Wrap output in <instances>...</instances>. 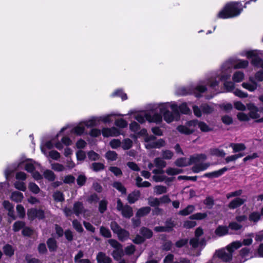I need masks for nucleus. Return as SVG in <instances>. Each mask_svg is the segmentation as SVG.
<instances>
[{"mask_svg": "<svg viewBox=\"0 0 263 263\" xmlns=\"http://www.w3.org/2000/svg\"><path fill=\"white\" fill-rule=\"evenodd\" d=\"M14 185L16 189L20 191L24 192L26 190V186L23 182L17 181L14 183Z\"/></svg>", "mask_w": 263, "mask_h": 263, "instance_id": "nucleus-51", "label": "nucleus"}, {"mask_svg": "<svg viewBox=\"0 0 263 263\" xmlns=\"http://www.w3.org/2000/svg\"><path fill=\"white\" fill-rule=\"evenodd\" d=\"M102 133L104 137H117L121 134L120 130L116 127L103 128Z\"/></svg>", "mask_w": 263, "mask_h": 263, "instance_id": "nucleus-11", "label": "nucleus"}, {"mask_svg": "<svg viewBox=\"0 0 263 263\" xmlns=\"http://www.w3.org/2000/svg\"><path fill=\"white\" fill-rule=\"evenodd\" d=\"M23 198V194L18 191L13 192L11 196V199L16 202H21Z\"/></svg>", "mask_w": 263, "mask_h": 263, "instance_id": "nucleus-27", "label": "nucleus"}, {"mask_svg": "<svg viewBox=\"0 0 263 263\" xmlns=\"http://www.w3.org/2000/svg\"><path fill=\"white\" fill-rule=\"evenodd\" d=\"M237 118L241 121H248L250 117L248 115L244 112H239L237 115Z\"/></svg>", "mask_w": 263, "mask_h": 263, "instance_id": "nucleus-59", "label": "nucleus"}, {"mask_svg": "<svg viewBox=\"0 0 263 263\" xmlns=\"http://www.w3.org/2000/svg\"><path fill=\"white\" fill-rule=\"evenodd\" d=\"M230 146L233 149L234 153H237L246 149V147L243 143H231Z\"/></svg>", "mask_w": 263, "mask_h": 263, "instance_id": "nucleus-24", "label": "nucleus"}, {"mask_svg": "<svg viewBox=\"0 0 263 263\" xmlns=\"http://www.w3.org/2000/svg\"><path fill=\"white\" fill-rule=\"evenodd\" d=\"M53 198L57 202H62L64 200L63 194L60 191H56L53 194Z\"/></svg>", "mask_w": 263, "mask_h": 263, "instance_id": "nucleus-42", "label": "nucleus"}, {"mask_svg": "<svg viewBox=\"0 0 263 263\" xmlns=\"http://www.w3.org/2000/svg\"><path fill=\"white\" fill-rule=\"evenodd\" d=\"M243 56H246L248 59H251L252 65L257 68H262L263 66V60L259 56L263 55V51L254 50L243 51Z\"/></svg>", "mask_w": 263, "mask_h": 263, "instance_id": "nucleus-7", "label": "nucleus"}, {"mask_svg": "<svg viewBox=\"0 0 263 263\" xmlns=\"http://www.w3.org/2000/svg\"><path fill=\"white\" fill-rule=\"evenodd\" d=\"M108 202L106 200H102L99 203V211L101 213H103L107 209Z\"/></svg>", "mask_w": 263, "mask_h": 263, "instance_id": "nucleus-45", "label": "nucleus"}, {"mask_svg": "<svg viewBox=\"0 0 263 263\" xmlns=\"http://www.w3.org/2000/svg\"><path fill=\"white\" fill-rule=\"evenodd\" d=\"M195 210V206L192 205H189L185 209L179 211V214L182 216H186L193 213Z\"/></svg>", "mask_w": 263, "mask_h": 263, "instance_id": "nucleus-29", "label": "nucleus"}, {"mask_svg": "<svg viewBox=\"0 0 263 263\" xmlns=\"http://www.w3.org/2000/svg\"><path fill=\"white\" fill-rule=\"evenodd\" d=\"M85 127V126L83 123L82 122H80L78 125L72 128L71 133L80 136L84 133Z\"/></svg>", "mask_w": 263, "mask_h": 263, "instance_id": "nucleus-20", "label": "nucleus"}, {"mask_svg": "<svg viewBox=\"0 0 263 263\" xmlns=\"http://www.w3.org/2000/svg\"><path fill=\"white\" fill-rule=\"evenodd\" d=\"M242 86L248 90L250 91H254L257 89V83H254V84H250L249 83H243L242 84Z\"/></svg>", "mask_w": 263, "mask_h": 263, "instance_id": "nucleus-36", "label": "nucleus"}, {"mask_svg": "<svg viewBox=\"0 0 263 263\" xmlns=\"http://www.w3.org/2000/svg\"><path fill=\"white\" fill-rule=\"evenodd\" d=\"M135 119L140 123H143L145 120L149 122L159 123L162 121V116L159 113L152 114L151 112H145L137 114Z\"/></svg>", "mask_w": 263, "mask_h": 263, "instance_id": "nucleus-8", "label": "nucleus"}, {"mask_svg": "<svg viewBox=\"0 0 263 263\" xmlns=\"http://www.w3.org/2000/svg\"><path fill=\"white\" fill-rule=\"evenodd\" d=\"M73 211L76 216H79L80 214L84 213L86 210L84 209L83 203L77 201L73 204Z\"/></svg>", "mask_w": 263, "mask_h": 263, "instance_id": "nucleus-15", "label": "nucleus"}, {"mask_svg": "<svg viewBox=\"0 0 263 263\" xmlns=\"http://www.w3.org/2000/svg\"><path fill=\"white\" fill-rule=\"evenodd\" d=\"M201 108L202 112L205 114H210L213 111V108L206 104L202 105Z\"/></svg>", "mask_w": 263, "mask_h": 263, "instance_id": "nucleus-64", "label": "nucleus"}, {"mask_svg": "<svg viewBox=\"0 0 263 263\" xmlns=\"http://www.w3.org/2000/svg\"><path fill=\"white\" fill-rule=\"evenodd\" d=\"M167 192V189L165 186L163 185H156L154 187V192L157 195H160L165 193Z\"/></svg>", "mask_w": 263, "mask_h": 263, "instance_id": "nucleus-44", "label": "nucleus"}, {"mask_svg": "<svg viewBox=\"0 0 263 263\" xmlns=\"http://www.w3.org/2000/svg\"><path fill=\"white\" fill-rule=\"evenodd\" d=\"M211 79V77L207 79L205 82H201L195 86H190L186 87H181L178 90L177 93L182 96L193 94L197 98L201 97V93L206 90L205 85L209 84L210 86L209 80Z\"/></svg>", "mask_w": 263, "mask_h": 263, "instance_id": "nucleus-4", "label": "nucleus"}, {"mask_svg": "<svg viewBox=\"0 0 263 263\" xmlns=\"http://www.w3.org/2000/svg\"><path fill=\"white\" fill-rule=\"evenodd\" d=\"M121 145L123 149L125 150L129 149L133 145V141L128 138L125 139L121 142Z\"/></svg>", "mask_w": 263, "mask_h": 263, "instance_id": "nucleus-35", "label": "nucleus"}, {"mask_svg": "<svg viewBox=\"0 0 263 263\" xmlns=\"http://www.w3.org/2000/svg\"><path fill=\"white\" fill-rule=\"evenodd\" d=\"M162 157L163 159L169 160L173 156V153L171 151L165 150L162 152Z\"/></svg>", "mask_w": 263, "mask_h": 263, "instance_id": "nucleus-52", "label": "nucleus"}, {"mask_svg": "<svg viewBox=\"0 0 263 263\" xmlns=\"http://www.w3.org/2000/svg\"><path fill=\"white\" fill-rule=\"evenodd\" d=\"M104 165L101 163L94 162L92 163L90 168L95 172L100 171L104 169Z\"/></svg>", "mask_w": 263, "mask_h": 263, "instance_id": "nucleus-39", "label": "nucleus"}, {"mask_svg": "<svg viewBox=\"0 0 263 263\" xmlns=\"http://www.w3.org/2000/svg\"><path fill=\"white\" fill-rule=\"evenodd\" d=\"M228 170V168L227 167H224L218 171L205 173L204 174L203 176L209 178H217L222 175L225 172Z\"/></svg>", "mask_w": 263, "mask_h": 263, "instance_id": "nucleus-16", "label": "nucleus"}, {"mask_svg": "<svg viewBox=\"0 0 263 263\" xmlns=\"http://www.w3.org/2000/svg\"><path fill=\"white\" fill-rule=\"evenodd\" d=\"M151 210V208L148 206L141 208L137 211L136 216L139 217H143L148 214Z\"/></svg>", "mask_w": 263, "mask_h": 263, "instance_id": "nucleus-28", "label": "nucleus"}, {"mask_svg": "<svg viewBox=\"0 0 263 263\" xmlns=\"http://www.w3.org/2000/svg\"><path fill=\"white\" fill-rule=\"evenodd\" d=\"M110 228L114 233L117 235L120 240L124 241L128 239L129 236V232L122 229L116 222H111L110 223Z\"/></svg>", "mask_w": 263, "mask_h": 263, "instance_id": "nucleus-10", "label": "nucleus"}, {"mask_svg": "<svg viewBox=\"0 0 263 263\" xmlns=\"http://www.w3.org/2000/svg\"><path fill=\"white\" fill-rule=\"evenodd\" d=\"M73 227L78 232H82L83 231V229L80 222L77 220H74L72 221Z\"/></svg>", "mask_w": 263, "mask_h": 263, "instance_id": "nucleus-61", "label": "nucleus"}, {"mask_svg": "<svg viewBox=\"0 0 263 263\" xmlns=\"http://www.w3.org/2000/svg\"><path fill=\"white\" fill-rule=\"evenodd\" d=\"M51 168L55 171L62 172L65 170V167L62 164L54 163L51 164Z\"/></svg>", "mask_w": 263, "mask_h": 263, "instance_id": "nucleus-57", "label": "nucleus"}, {"mask_svg": "<svg viewBox=\"0 0 263 263\" xmlns=\"http://www.w3.org/2000/svg\"><path fill=\"white\" fill-rule=\"evenodd\" d=\"M154 109H159L160 114L168 123H171L179 117L177 104L174 102L160 103L153 105Z\"/></svg>", "mask_w": 263, "mask_h": 263, "instance_id": "nucleus-2", "label": "nucleus"}, {"mask_svg": "<svg viewBox=\"0 0 263 263\" xmlns=\"http://www.w3.org/2000/svg\"><path fill=\"white\" fill-rule=\"evenodd\" d=\"M4 253L9 256H11L14 254V250L12 247L9 245H7L3 248Z\"/></svg>", "mask_w": 263, "mask_h": 263, "instance_id": "nucleus-46", "label": "nucleus"}, {"mask_svg": "<svg viewBox=\"0 0 263 263\" xmlns=\"http://www.w3.org/2000/svg\"><path fill=\"white\" fill-rule=\"evenodd\" d=\"M178 109L183 114H188L191 112V110L186 103H183L180 104L179 106L178 107Z\"/></svg>", "mask_w": 263, "mask_h": 263, "instance_id": "nucleus-40", "label": "nucleus"}, {"mask_svg": "<svg viewBox=\"0 0 263 263\" xmlns=\"http://www.w3.org/2000/svg\"><path fill=\"white\" fill-rule=\"evenodd\" d=\"M112 97H120L123 100H126L127 97L126 93H124L121 89H118L115 91L112 94Z\"/></svg>", "mask_w": 263, "mask_h": 263, "instance_id": "nucleus-43", "label": "nucleus"}, {"mask_svg": "<svg viewBox=\"0 0 263 263\" xmlns=\"http://www.w3.org/2000/svg\"><path fill=\"white\" fill-rule=\"evenodd\" d=\"M207 216L206 213H197L190 216L191 219L201 220L205 218Z\"/></svg>", "mask_w": 263, "mask_h": 263, "instance_id": "nucleus-56", "label": "nucleus"}, {"mask_svg": "<svg viewBox=\"0 0 263 263\" xmlns=\"http://www.w3.org/2000/svg\"><path fill=\"white\" fill-rule=\"evenodd\" d=\"M124 254L122 247L115 249L112 253V255L114 258L117 260H120Z\"/></svg>", "mask_w": 263, "mask_h": 263, "instance_id": "nucleus-30", "label": "nucleus"}, {"mask_svg": "<svg viewBox=\"0 0 263 263\" xmlns=\"http://www.w3.org/2000/svg\"><path fill=\"white\" fill-rule=\"evenodd\" d=\"M43 175L44 177L49 181H53L55 179V175L54 173L50 170H46L44 172Z\"/></svg>", "mask_w": 263, "mask_h": 263, "instance_id": "nucleus-38", "label": "nucleus"}, {"mask_svg": "<svg viewBox=\"0 0 263 263\" xmlns=\"http://www.w3.org/2000/svg\"><path fill=\"white\" fill-rule=\"evenodd\" d=\"M106 158L109 161H115L117 158V154L115 151H109L105 154Z\"/></svg>", "mask_w": 263, "mask_h": 263, "instance_id": "nucleus-41", "label": "nucleus"}, {"mask_svg": "<svg viewBox=\"0 0 263 263\" xmlns=\"http://www.w3.org/2000/svg\"><path fill=\"white\" fill-rule=\"evenodd\" d=\"M242 11V5L238 2H231L226 5L217 14L219 18L226 19L238 16Z\"/></svg>", "mask_w": 263, "mask_h": 263, "instance_id": "nucleus-3", "label": "nucleus"}, {"mask_svg": "<svg viewBox=\"0 0 263 263\" xmlns=\"http://www.w3.org/2000/svg\"><path fill=\"white\" fill-rule=\"evenodd\" d=\"M116 116H123V115H120V114L117 115L115 114H108V115H106L105 116H100V117H98L99 123L100 122V121H102L103 122H104L105 123H110L111 122V120L110 119V118L111 117Z\"/></svg>", "mask_w": 263, "mask_h": 263, "instance_id": "nucleus-25", "label": "nucleus"}, {"mask_svg": "<svg viewBox=\"0 0 263 263\" xmlns=\"http://www.w3.org/2000/svg\"><path fill=\"white\" fill-rule=\"evenodd\" d=\"M166 173L168 175H175L181 172V170L177 168L169 167L166 170Z\"/></svg>", "mask_w": 263, "mask_h": 263, "instance_id": "nucleus-60", "label": "nucleus"}, {"mask_svg": "<svg viewBox=\"0 0 263 263\" xmlns=\"http://www.w3.org/2000/svg\"><path fill=\"white\" fill-rule=\"evenodd\" d=\"M140 233L144 238H150L153 235L152 231L145 227H142L140 229Z\"/></svg>", "mask_w": 263, "mask_h": 263, "instance_id": "nucleus-32", "label": "nucleus"}, {"mask_svg": "<svg viewBox=\"0 0 263 263\" xmlns=\"http://www.w3.org/2000/svg\"><path fill=\"white\" fill-rule=\"evenodd\" d=\"M163 158L159 157L156 158L154 160V163L156 167L160 168H163L166 166V163Z\"/></svg>", "mask_w": 263, "mask_h": 263, "instance_id": "nucleus-31", "label": "nucleus"}, {"mask_svg": "<svg viewBox=\"0 0 263 263\" xmlns=\"http://www.w3.org/2000/svg\"><path fill=\"white\" fill-rule=\"evenodd\" d=\"M96 259L98 263H111V258L102 252L98 253Z\"/></svg>", "mask_w": 263, "mask_h": 263, "instance_id": "nucleus-18", "label": "nucleus"}, {"mask_svg": "<svg viewBox=\"0 0 263 263\" xmlns=\"http://www.w3.org/2000/svg\"><path fill=\"white\" fill-rule=\"evenodd\" d=\"M85 127L88 128L99 125V122L98 117H92L90 119L82 122Z\"/></svg>", "mask_w": 263, "mask_h": 263, "instance_id": "nucleus-17", "label": "nucleus"}, {"mask_svg": "<svg viewBox=\"0 0 263 263\" xmlns=\"http://www.w3.org/2000/svg\"><path fill=\"white\" fill-rule=\"evenodd\" d=\"M242 226L236 222H230L229 224L228 229L230 228L232 230L237 231L241 229Z\"/></svg>", "mask_w": 263, "mask_h": 263, "instance_id": "nucleus-63", "label": "nucleus"}, {"mask_svg": "<svg viewBox=\"0 0 263 263\" xmlns=\"http://www.w3.org/2000/svg\"><path fill=\"white\" fill-rule=\"evenodd\" d=\"M123 217L129 218L133 215L132 208L128 205H124V208L121 211Z\"/></svg>", "mask_w": 263, "mask_h": 263, "instance_id": "nucleus-23", "label": "nucleus"}, {"mask_svg": "<svg viewBox=\"0 0 263 263\" xmlns=\"http://www.w3.org/2000/svg\"><path fill=\"white\" fill-rule=\"evenodd\" d=\"M246 201V199L237 197L232 200L228 205L230 209L234 210L242 205Z\"/></svg>", "mask_w": 263, "mask_h": 263, "instance_id": "nucleus-12", "label": "nucleus"}, {"mask_svg": "<svg viewBox=\"0 0 263 263\" xmlns=\"http://www.w3.org/2000/svg\"><path fill=\"white\" fill-rule=\"evenodd\" d=\"M25 226V223L23 221H17L15 222L13 226V230L15 232H17L22 228H23Z\"/></svg>", "mask_w": 263, "mask_h": 263, "instance_id": "nucleus-53", "label": "nucleus"}, {"mask_svg": "<svg viewBox=\"0 0 263 263\" xmlns=\"http://www.w3.org/2000/svg\"><path fill=\"white\" fill-rule=\"evenodd\" d=\"M115 124L120 128H125L127 126V122L123 119L116 120Z\"/></svg>", "mask_w": 263, "mask_h": 263, "instance_id": "nucleus-48", "label": "nucleus"}, {"mask_svg": "<svg viewBox=\"0 0 263 263\" xmlns=\"http://www.w3.org/2000/svg\"><path fill=\"white\" fill-rule=\"evenodd\" d=\"M112 186L122 194H126V190L123 185L120 182H115L113 183Z\"/></svg>", "mask_w": 263, "mask_h": 263, "instance_id": "nucleus-37", "label": "nucleus"}, {"mask_svg": "<svg viewBox=\"0 0 263 263\" xmlns=\"http://www.w3.org/2000/svg\"><path fill=\"white\" fill-rule=\"evenodd\" d=\"M109 144L112 148L116 149L121 146V142L119 139H112L110 141Z\"/></svg>", "mask_w": 263, "mask_h": 263, "instance_id": "nucleus-62", "label": "nucleus"}, {"mask_svg": "<svg viewBox=\"0 0 263 263\" xmlns=\"http://www.w3.org/2000/svg\"><path fill=\"white\" fill-rule=\"evenodd\" d=\"M242 246V243L239 241H236L229 245L226 249L218 251L216 253L217 256L224 261L231 260L233 252Z\"/></svg>", "mask_w": 263, "mask_h": 263, "instance_id": "nucleus-6", "label": "nucleus"}, {"mask_svg": "<svg viewBox=\"0 0 263 263\" xmlns=\"http://www.w3.org/2000/svg\"><path fill=\"white\" fill-rule=\"evenodd\" d=\"M108 243L115 249H117L122 247L121 244L118 242L116 240L110 239L108 240Z\"/></svg>", "mask_w": 263, "mask_h": 263, "instance_id": "nucleus-54", "label": "nucleus"}, {"mask_svg": "<svg viewBox=\"0 0 263 263\" xmlns=\"http://www.w3.org/2000/svg\"><path fill=\"white\" fill-rule=\"evenodd\" d=\"M249 64V62L245 60H238L235 65L232 60L226 61L221 65L218 70L212 73L211 79L209 80L210 87L214 88L218 85L219 81L228 80L230 78L233 68H246L248 66Z\"/></svg>", "mask_w": 263, "mask_h": 263, "instance_id": "nucleus-1", "label": "nucleus"}, {"mask_svg": "<svg viewBox=\"0 0 263 263\" xmlns=\"http://www.w3.org/2000/svg\"><path fill=\"white\" fill-rule=\"evenodd\" d=\"M48 247L50 251H54L57 248V241L53 238H49L47 242Z\"/></svg>", "mask_w": 263, "mask_h": 263, "instance_id": "nucleus-34", "label": "nucleus"}, {"mask_svg": "<svg viewBox=\"0 0 263 263\" xmlns=\"http://www.w3.org/2000/svg\"><path fill=\"white\" fill-rule=\"evenodd\" d=\"M165 145V142L164 140L160 139L156 141H153L152 142L145 144V147L147 149H151L153 148H159L161 147L164 146Z\"/></svg>", "mask_w": 263, "mask_h": 263, "instance_id": "nucleus-14", "label": "nucleus"}, {"mask_svg": "<svg viewBox=\"0 0 263 263\" xmlns=\"http://www.w3.org/2000/svg\"><path fill=\"white\" fill-rule=\"evenodd\" d=\"M228 232V227L223 226H219L215 230V234L218 237H221L227 234Z\"/></svg>", "mask_w": 263, "mask_h": 263, "instance_id": "nucleus-19", "label": "nucleus"}, {"mask_svg": "<svg viewBox=\"0 0 263 263\" xmlns=\"http://www.w3.org/2000/svg\"><path fill=\"white\" fill-rule=\"evenodd\" d=\"M260 217L261 215L260 213L254 212L250 214L249 219L251 221L256 223L260 220Z\"/></svg>", "mask_w": 263, "mask_h": 263, "instance_id": "nucleus-33", "label": "nucleus"}, {"mask_svg": "<svg viewBox=\"0 0 263 263\" xmlns=\"http://www.w3.org/2000/svg\"><path fill=\"white\" fill-rule=\"evenodd\" d=\"M140 196V193L139 191H134L129 194L127 197L128 201L129 203H134L138 200Z\"/></svg>", "mask_w": 263, "mask_h": 263, "instance_id": "nucleus-21", "label": "nucleus"}, {"mask_svg": "<svg viewBox=\"0 0 263 263\" xmlns=\"http://www.w3.org/2000/svg\"><path fill=\"white\" fill-rule=\"evenodd\" d=\"M200 161H203L202 160H200L199 162L194 163L195 165L192 167V171L193 172L195 173H198L200 172L206 170L210 166V163H199Z\"/></svg>", "mask_w": 263, "mask_h": 263, "instance_id": "nucleus-13", "label": "nucleus"}, {"mask_svg": "<svg viewBox=\"0 0 263 263\" xmlns=\"http://www.w3.org/2000/svg\"><path fill=\"white\" fill-rule=\"evenodd\" d=\"M100 231L101 234L106 238H110L111 236V233L109 229L104 227H101L100 228Z\"/></svg>", "mask_w": 263, "mask_h": 263, "instance_id": "nucleus-47", "label": "nucleus"}, {"mask_svg": "<svg viewBox=\"0 0 263 263\" xmlns=\"http://www.w3.org/2000/svg\"><path fill=\"white\" fill-rule=\"evenodd\" d=\"M29 189L33 193L37 194L40 192V188L34 183L30 182L28 185Z\"/></svg>", "mask_w": 263, "mask_h": 263, "instance_id": "nucleus-55", "label": "nucleus"}, {"mask_svg": "<svg viewBox=\"0 0 263 263\" xmlns=\"http://www.w3.org/2000/svg\"><path fill=\"white\" fill-rule=\"evenodd\" d=\"M148 203L151 206H156L160 205V200L157 198H149L148 199Z\"/></svg>", "mask_w": 263, "mask_h": 263, "instance_id": "nucleus-49", "label": "nucleus"}, {"mask_svg": "<svg viewBox=\"0 0 263 263\" xmlns=\"http://www.w3.org/2000/svg\"><path fill=\"white\" fill-rule=\"evenodd\" d=\"M109 170L116 176H120L122 175V172L121 169L117 167L110 166L109 168Z\"/></svg>", "mask_w": 263, "mask_h": 263, "instance_id": "nucleus-58", "label": "nucleus"}, {"mask_svg": "<svg viewBox=\"0 0 263 263\" xmlns=\"http://www.w3.org/2000/svg\"><path fill=\"white\" fill-rule=\"evenodd\" d=\"M187 125L186 126L180 125L178 126V130L182 133L186 135H189L193 133L195 130V127H198L202 132H208L211 130L210 128L203 122H199L197 120H194L188 122Z\"/></svg>", "mask_w": 263, "mask_h": 263, "instance_id": "nucleus-5", "label": "nucleus"}, {"mask_svg": "<svg viewBox=\"0 0 263 263\" xmlns=\"http://www.w3.org/2000/svg\"><path fill=\"white\" fill-rule=\"evenodd\" d=\"M259 109L256 108V109L252 110L249 111V116L250 119H259L258 118L260 117V115L258 114Z\"/></svg>", "mask_w": 263, "mask_h": 263, "instance_id": "nucleus-50", "label": "nucleus"}, {"mask_svg": "<svg viewBox=\"0 0 263 263\" xmlns=\"http://www.w3.org/2000/svg\"><path fill=\"white\" fill-rule=\"evenodd\" d=\"M210 154L211 155L219 157H224L226 154L223 149L217 148H213L210 149Z\"/></svg>", "mask_w": 263, "mask_h": 263, "instance_id": "nucleus-22", "label": "nucleus"}, {"mask_svg": "<svg viewBox=\"0 0 263 263\" xmlns=\"http://www.w3.org/2000/svg\"><path fill=\"white\" fill-rule=\"evenodd\" d=\"M206 156L205 154H199L191 156L189 159L181 158L178 159L175 162V165L179 167H184L190 165L193 163L199 162L200 160H205Z\"/></svg>", "mask_w": 263, "mask_h": 263, "instance_id": "nucleus-9", "label": "nucleus"}, {"mask_svg": "<svg viewBox=\"0 0 263 263\" xmlns=\"http://www.w3.org/2000/svg\"><path fill=\"white\" fill-rule=\"evenodd\" d=\"M244 73L242 71H238L233 74L232 80L235 83H239L241 82L244 79Z\"/></svg>", "mask_w": 263, "mask_h": 263, "instance_id": "nucleus-26", "label": "nucleus"}]
</instances>
